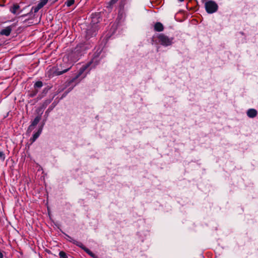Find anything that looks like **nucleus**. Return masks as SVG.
<instances>
[{"mask_svg": "<svg viewBox=\"0 0 258 258\" xmlns=\"http://www.w3.org/2000/svg\"><path fill=\"white\" fill-rule=\"evenodd\" d=\"M82 53L80 51V48L77 46L74 50L72 51L63 58V61L65 62H67V68L62 70H59L58 69H57L55 68L50 69L49 71L47 72L48 77L49 78L51 77V75L49 74V71L52 72V76H59L67 72L71 68L72 63L78 61Z\"/></svg>", "mask_w": 258, "mask_h": 258, "instance_id": "f257e3e1", "label": "nucleus"}, {"mask_svg": "<svg viewBox=\"0 0 258 258\" xmlns=\"http://www.w3.org/2000/svg\"><path fill=\"white\" fill-rule=\"evenodd\" d=\"M157 38L159 43L164 46L172 45L174 39L173 37H169L164 34H159Z\"/></svg>", "mask_w": 258, "mask_h": 258, "instance_id": "f03ea898", "label": "nucleus"}, {"mask_svg": "<svg viewBox=\"0 0 258 258\" xmlns=\"http://www.w3.org/2000/svg\"><path fill=\"white\" fill-rule=\"evenodd\" d=\"M206 12L208 14H213L216 12L218 9V6L216 3L212 0H209L205 4Z\"/></svg>", "mask_w": 258, "mask_h": 258, "instance_id": "7ed1b4c3", "label": "nucleus"}, {"mask_svg": "<svg viewBox=\"0 0 258 258\" xmlns=\"http://www.w3.org/2000/svg\"><path fill=\"white\" fill-rule=\"evenodd\" d=\"M92 62H90L88 64L83 65L80 69L78 74L76 75V76L70 81V83L75 82L77 79L81 78L80 79L81 80L83 78H85L86 76V74H84L85 71L87 70V69L91 65Z\"/></svg>", "mask_w": 258, "mask_h": 258, "instance_id": "20e7f679", "label": "nucleus"}, {"mask_svg": "<svg viewBox=\"0 0 258 258\" xmlns=\"http://www.w3.org/2000/svg\"><path fill=\"white\" fill-rule=\"evenodd\" d=\"M96 23L94 22V25L92 27V28L88 29L86 31V37L87 38H90L96 35V32L98 30V26L95 24Z\"/></svg>", "mask_w": 258, "mask_h": 258, "instance_id": "39448f33", "label": "nucleus"}, {"mask_svg": "<svg viewBox=\"0 0 258 258\" xmlns=\"http://www.w3.org/2000/svg\"><path fill=\"white\" fill-rule=\"evenodd\" d=\"M40 120V117L39 116H36L31 122V125L29 126L28 131L30 132L32 131L34 127L38 123Z\"/></svg>", "mask_w": 258, "mask_h": 258, "instance_id": "423d86ee", "label": "nucleus"}, {"mask_svg": "<svg viewBox=\"0 0 258 258\" xmlns=\"http://www.w3.org/2000/svg\"><path fill=\"white\" fill-rule=\"evenodd\" d=\"M247 115L250 118H253L257 115V112L255 109H249L246 112Z\"/></svg>", "mask_w": 258, "mask_h": 258, "instance_id": "0eeeda50", "label": "nucleus"}, {"mask_svg": "<svg viewBox=\"0 0 258 258\" xmlns=\"http://www.w3.org/2000/svg\"><path fill=\"white\" fill-rule=\"evenodd\" d=\"M12 31V28L10 26L6 27L2 30L0 32V34L2 35L9 36Z\"/></svg>", "mask_w": 258, "mask_h": 258, "instance_id": "6e6552de", "label": "nucleus"}, {"mask_svg": "<svg viewBox=\"0 0 258 258\" xmlns=\"http://www.w3.org/2000/svg\"><path fill=\"white\" fill-rule=\"evenodd\" d=\"M20 9V6L17 4H14L10 9V12L13 14H17L18 11ZM19 13H18L19 14Z\"/></svg>", "mask_w": 258, "mask_h": 258, "instance_id": "1a4fd4ad", "label": "nucleus"}, {"mask_svg": "<svg viewBox=\"0 0 258 258\" xmlns=\"http://www.w3.org/2000/svg\"><path fill=\"white\" fill-rule=\"evenodd\" d=\"M42 128L40 127L39 128V130H38V131L37 132H36L34 134L32 138L31 139V141H32V143L35 142V140L39 137V136H40V135L41 134V133L42 132Z\"/></svg>", "mask_w": 258, "mask_h": 258, "instance_id": "9d476101", "label": "nucleus"}, {"mask_svg": "<svg viewBox=\"0 0 258 258\" xmlns=\"http://www.w3.org/2000/svg\"><path fill=\"white\" fill-rule=\"evenodd\" d=\"M154 29L158 32L162 31L164 29L163 25L161 23L157 22L154 25Z\"/></svg>", "mask_w": 258, "mask_h": 258, "instance_id": "9b49d317", "label": "nucleus"}, {"mask_svg": "<svg viewBox=\"0 0 258 258\" xmlns=\"http://www.w3.org/2000/svg\"><path fill=\"white\" fill-rule=\"evenodd\" d=\"M71 242H72L73 243L76 244L78 246L81 247L83 250H84L85 248H86V247L84 246L83 243L80 241H78L75 239H72V240H71Z\"/></svg>", "mask_w": 258, "mask_h": 258, "instance_id": "f8f14e48", "label": "nucleus"}, {"mask_svg": "<svg viewBox=\"0 0 258 258\" xmlns=\"http://www.w3.org/2000/svg\"><path fill=\"white\" fill-rule=\"evenodd\" d=\"M84 251H86L89 255L93 258H97V256L94 254L91 250H90L88 248H85Z\"/></svg>", "mask_w": 258, "mask_h": 258, "instance_id": "ddd939ff", "label": "nucleus"}, {"mask_svg": "<svg viewBox=\"0 0 258 258\" xmlns=\"http://www.w3.org/2000/svg\"><path fill=\"white\" fill-rule=\"evenodd\" d=\"M48 0H40L37 5H39V6L41 8H42L43 6H44L47 4V3L48 2Z\"/></svg>", "mask_w": 258, "mask_h": 258, "instance_id": "4468645a", "label": "nucleus"}, {"mask_svg": "<svg viewBox=\"0 0 258 258\" xmlns=\"http://www.w3.org/2000/svg\"><path fill=\"white\" fill-rule=\"evenodd\" d=\"M118 1V0H110L108 2V6L107 7L111 8L113 5H114L116 2Z\"/></svg>", "mask_w": 258, "mask_h": 258, "instance_id": "2eb2a0df", "label": "nucleus"}, {"mask_svg": "<svg viewBox=\"0 0 258 258\" xmlns=\"http://www.w3.org/2000/svg\"><path fill=\"white\" fill-rule=\"evenodd\" d=\"M74 3L75 0H67L65 4L67 7H69L72 6L74 4Z\"/></svg>", "mask_w": 258, "mask_h": 258, "instance_id": "dca6fc26", "label": "nucleus"}, {"mask_svg": "<svg viewBox=\"0 0 258 258\" xmlns=\"http://www.w3.org/2000/svg\"><path fill=\"white\" fill-rule=\"evenodd\" d=\"M59 256L60 258H68L66 253L63 251H61L59 252Z\"/></svg>", "mask_w": 258, "mask_h": 258, "instance_id": "f3484780", "label": "nucleus"}, {"mask_svg": "<svg viewBox=\"0 0 258 258\" xmlns=\"http://www.w3.org/2000/svg\"><path fill=\"white\" fill-rule=\"evenodd\" d=\"M40 9L41 8L39 6V5H37L35 7H33L32 10L34 11L35 13H36L38 12Z\"/></svg>", "mask_w": 258, "mask_h": 258, "instance_id": "a211bd4d", "label": "nucleus"}, {"mask_svg": "<svg viewBox=\"0 0 258 258\" xmlns=\"http://www.w3.org/2000/svg\"><path fill=\"white\" fill-rule=\"evenodd\" d=\"M35 87L36 88H41L42 86V83L41 81H37L34 84Z\"/></svg>", "mask_w": 258, "mask_h": 258, "instance_id": "6ab92c4d", "label": "nucleus"}, {"mask_svg": "<svg viewBox=\"0 0 258 258\" xmlns=\"http://www.w3.org/2000/svg\"><path fill=\"white\" fill-rule=\"evenodd\" d=\"M0 158L3 161L5 159V155L3 151H0Z\"/></svg>", "mask_w": 258, "mask_h": 258, "instance_id": "aec40b11", "label": "nucleus"}, {"mask_svg": "<svg viewBox=\"0 0 258 258\" xmlns=\"http://www.w3.org/2000/svg\"><path fill=\"white\" fill-rule=\"evenodd\" d=\"M68 237V240H69L71 242V240H72V239H74L71 237L69 236V235H67Z\"/></svg>", "mask_w": 258, "mask_h": 258, "instance_id": "412c9836", "label": "nucleus"}, {"mask_svg": "<svg viewBox=\"0 0 258 258\" xmlns=\"http://www.w3.org/2000/svg\"><path fill=\"white\" fill-rule=\"evenodd\" d=\"M0 258H3V254L1 251H0Z\"/></svg>", "mask_w": 258, "mask_h": 258, "instance_id": "4be33fe9", "label": "nucleus"}, {"mask_svg": "<svg viewBox=\"0 0 258 258\" xmlns=\"http://www.w3.org/2000/svg\"><path fill=\"white\" fill-rule=\"evenodd\" d=\"M178 1L181 2L184 1V0H178Z\"/></svg>", "mask_w": 258, "mask_h": 258, "instance_id": "5701e85b", "label": "nucleus"}]
</instances>
